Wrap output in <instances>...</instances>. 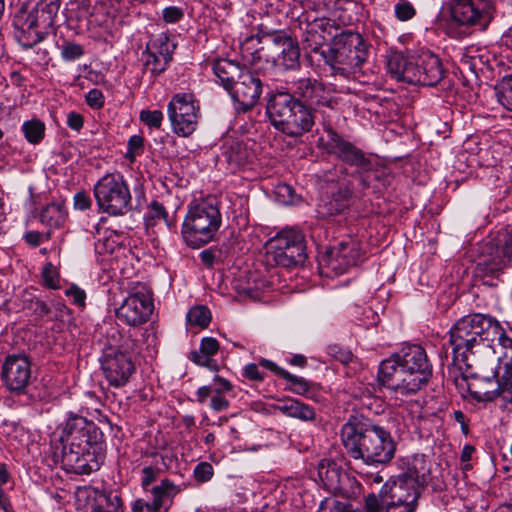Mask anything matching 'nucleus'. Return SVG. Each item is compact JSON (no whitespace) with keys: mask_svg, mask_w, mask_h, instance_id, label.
Here are the masks:
<instances>
[{"mask_svg":"<svg viewBox=\"0 0 512 512\" xmlns=\"http://www.w3.org/2000/svg\"><path fill=\"white\" fill-rule=\"evenodd\" d=\"M336 102L325 85L311 77L290 83L289 90L268 94L266 113L272 126L290 137L302 136L315 124L314 112L323 107L333 108Z\"/></svg>","mask_w":512,"mask_h":512,"instance_id":"f257e3e1","label":"nucleus"},{"mask_svg":"<svg viewBox=\"0 0 512 512\" xmlns=\"http://www.w3.org/2000/svg\"><path fill=\"white\" fill-rule=\"evenodd\" d=\"M61 464L70 473L90 474L104 461V434L85 417L68 413L61 435Z\"/></svg>","mask_w":512,"mask_h":512,"instance_id":"f03ea898","label":"nucleus"},{"mask_svg":"<svg viewBox=\"0 0 512 512\" xmlns=\"http://www.w3.org/2000/svg\"><path fill=\"white\" fill-rule=\"evenodd\" d=\"M340 436L346 453L368 466L387 465L395 457L397 443L391 432L362 415H351Z\"/></svg>","mask_w":512,"mask_h":512,"instance_id":"7ed1b4c3","label":"nucleus"},{"mask_svg":"<svg viewBox=\"0 0 512 512\" xmlns=\"http://www.w3.org/2000/svg\"><path fill=\"white\" fill-rule=\"evenodd\" d=\"M432 370L425 349L417 344H409L380 363L377 380L397 397L409 396L428 383Z\"/></svg>","mask_w":512,"mask_h":512,"instance_id":"20e7f679","label":"nucleus"},{"mask_svg":"<svg viewBox=\"0 0 512 512\" xmlns=\"http://www.w3.org/2000/svg\"><path fill=\"white\" fill-rule=\"evenodd\" d=\"M496 319L481 313L460 318L449 330V343L452 346L453 364L459 369L472 367L470 356L485 349L488 342L496 337Z\"/></svg>","mask_w":512,"mask_h":512,"instance_id":"39448f33","label":"nucleus"},{"mask_svg":"<svg viewBox=\"0 0 512 512\" xmlns=\"http://www.w3.org/2000/svg\"><path fill=\"white\" fill-rule=\"evenodd\" d=\"M387 68L397 81L413 85L434 86L444 76L441 60L426 48L391 54Z\"/></svg>","mask_w":512,"mask_h":512,"instance_id":"423d86ee","label":"nucleus"},{"mask_svg":"<svg viewBox=\"0 0 512 512\" xmlns=\"http://www.w3.org/2000/svg\"><path fill=\"white\" fill-rule=\"evenodd\" d=\"M323 54L325 62L336 73L348 77L359 71L367 60L368 46L359 33L347 31L337 35Z\"/></svg>","mask_w":512,"mask_h":512,"instance_id":"0eeeda50","label":"nucleus"},{"mask_svg":"<svg viewBox=\"0 0 512 512\" xmlns=\"http://www.w3.org/2000/svg\"><path fill=\"white\" fill-rule=\"evenodd\" d=\"M221 222L216 204L208 200L191 204L182 225L184 241L192 248H200L214 238Z\"/></svg>","mask_w":512,"mask_h":512,"instance_id":"6e6552de","label":"nucleus"},{"mask_svg":"<svg viewBox=\"0 0 512 512\" xmlns=\"http://www.w3.org/2000/svg\"><path fill=\"white\" fill-rule=\"evenodd\" d=\"M1 380L11 394L26 397L27 403L45 399V395L33 386L36 377L32 371L31 361L25 354H12L5 358Z\"/></svg>","mask_w":512,"mask_h":512,"instance_id":"1a4fd4ad","label":"nucleus"},{"mask_svg":"<svg viewBox=\"0 0 512 512\" xmlns=\"http://www.w3.org/2000/svg\"><path fill=\"white\" fill-rule=\"evenodd\" d=\"M93 191L101 212L110 216H121L130 211L132 196L122 174H105L96 182Z\"/></svg>","mask_w":512,"mask_h":512,"instance_id":"9d476101","label":"nucleus"},{"mask_svg":"<svg viewBox=\"0 0 512 512\" xmlns=\"http://www.w3.org/2000/svg\"><path fill=\"white\" fill-rule=\"evenodd\" d=\"M267 255L278 266L291 268L306 260L303 233L295 228H285L271 238L267 245Z\"/></svg>","mask_w":512,"mask_h":512,"instance_id":"9b49d317","label":"nucleus"},{"mask_svg":"<svg viewBox=\"0 0 512 512\" xmlns=\"http://www.w3.org/2000/svg\"><path fill=\"white\" fill-rule=\"evenodd\" d=\"M60 5L61 0H18L16 4L12 2L11 6L15 10L12 19L14 31L26 27H52Z\"/></svg>","mask_w":512,"mask_h":512,"instance_id":"f8f14e48","label":"nucleus"},{"mask_svg":"<svg viewBox=\"0 0 512 512\" xmlns=\"http://www.w3.org/2000/svg\"><path fill=\"white\" fill-rule=\"evenodd\" d=\"M172 131L180 137L192 135L201 116L199 102L192 93H177L167 105Z\"/></svg>","mask_w":512,"mask_h":512,"instance_id":"ddd939ff","label":"nucleus"},{"mask_svg":"<svg viewBox=\"0 0 512 512\" xmlns=\"http://www.w3.org/2000/svg\"><path fill=\"white\" fill-rule=\"evenodd\" d=\"M385 497L387 512H416L421 488L412 478L392 476L381 487Z\"/></svg>","mask_w":512,"mask_h":512,"instance_id":"4468645a","label":"nucleus"},{"mask_svg":"<svg viewBox=\"0 0 512 512\" xmlns=\"http://www.w3.org/2000/svg\"><path fill=\"white\" fill-rule=\"evenodd\" d=\"M317 476L327 491L347 500L356 499L362 492L360 482L333 460L322 459L317 466Z\"/></svg>","mask_w":512,"mask_h":512,"instance_id":"2eb2a0df","label":"nucleus"},{"mask_svg":"<svg viewBox=\"0 0 512 512\" xmlns=\"http://www.w3.org/2000/svg\"><path fill=\"white\" fill-rule=\"evenodd\" d=\"M152 292L145 285L136 286L116 309V317L129 326L146 323L153 312Z\"/></svg>","mask_w":512,"mask_h":512,"instance_id":"dca6fc26","label":"nucleus"},{"mask_svg":"<svg viewBox=\"0 0 512 512\" xmlns=\"http://www.w3.org/2000/svg\"><path fill=\"white\" fill-rule=\"evenodd\" d=\"M451 23L484 30L492 20L491 0H451Z\"/></svg>","mask_w":512,"mask_h":512,"instance_id":"f3484780","label":"nucleus"},{"mask_svg":"<svg viewBox=\"0 0 512 512\" xmlns=\"http://www.w3.org/2000/svg\"><path fill=\"white\" fill-rule=\"evenodd\" d=\"M269 41L262 50L266 57L277 67L295 70L300 67V48L296 39L284 31L273 32L266 36Z\"/></svg>","mask_w":512,"mask_h":512,"instance_id":"a211bd4d","label":"nucleus"},{"mask_svg":"<svg viewBox=\"0 0 512 512\" xmlns=\"http://www.w3.org/2000/svg\"><path fill=\"white\" fill-rule=\"evenodd\" d=\"M100 364L104 378L115 388L125 386L136 370L131 355L115 350L112 346L104 350Z\"/></svg>","mask_w":512,"mask_h":512,"instance_id":"6ab92c4d","label":"nucleus"},{"mask_svg":"<svg viewBox=\"0 0 512 512\" xmlns=\"http://www.w3.org/2000/svg\"><path fill=\"white\" fill-rule=\"evenodd\" d=\"M263 90V83L256 72L244 70L237 78L230 95L234 101L235 111L246 113L258 102Z\"/></svg>","mask_w":512,"mask_h":512,"instance_id":"aec40b11","label":"nucleus"},{"mask_svg":"<svg viewBox=\"0 0 512 512\" xmlns=\"http://www.w3.org/2000/svg\"><path fill=\"white\" fill-rule=\"evenodd\" d=\"M325 132L327 133V149L331 154L346 164L356 167L357 170L371 167V157L360 148L345 140L331 127L325 128Z\"/></svg>","mask_w":512,"mask_h":512,"instance_id":"412c9836","label":"nucleus"},{"mask_svg":"<svg viewBox=\"0 0 512 512\" xmlns=\"http://www.w3.org/2000/svg\"><path fill=\"white\" fill-rule=\"evenodd\" d=\"M180 492V488L170 479L164 478L159 484L151 488V501L136 499L131 505L132 512H168L172 506L174 497Z\"/></svg>","mask_w":512,"mask_h":512,"instance_id":"4be33fe9","label":"nucleus"},{"mask_svg":"<svg viewBox=\"0 0 512 512\" xmlns=\"http://www.w3.org/2000/svg\"><path fill=\"white\" fill-rule=\"evenodd\" d=\"M77 500L84 502L87 512H120L121 498L113 491L83 487L77 492Z\"/></svg>","mask_w":512,"mask_h":512,"instance_id":"5701e85b","label":"nucleus"},{"mask_svg":"<svg viewBox=\"0 0 512 512\" xmlns=\"http://www.w3.org/2000/svg\"><path fill=\"white\" fill-rule=\"evenodd\" d=\"M361 259L358 244L354 241L341 242L327 250L323 256L325 265L336 274H343Z\"/></svg>","mask_w":512,"mask_h":512,"instance_id":"b1692460","label":"nucleus"},{"mask_svg":"<svg viewBox=\"0 0 512 512\" xmlns=\"http://www.w3.org/2000/svg\"><path fill=\"white\" fill-rule=\"evenodd\" d=\"M487 257H484L479 265L490 274L501 271L507 261H512V230L499 235L496 242H489L486 245Z\"/></svg>","mask_w":512,"mask_h":512,"instance_id":"393cba45","label":"nucleus"},{"mask_svg":"<svg viewBox=\"0 0 512 512\" xmlns=\"http://www.w3.org/2000/svg\"><path fill=\"white\" fill-rule=\"evenodd\" d=\"M259 365L271 371L276 376L286 380L288 386L286 389L294 394L302 395L310 399H315V384L303 377L296 376L278 366L271 360L261 358Z\"/></svg>","mask_w":512,"mask_h":512,"instance_id":"a878e982","label":"nucleus"},{"mask_svg":"<svg viewBox=\"0 0 512 512\" xmlns=\"http://www.w3.org/2000/svg\"><path fill=\"white\" fill-rule=\"evenodd\" d=\"M352 194L348 187H339L330 197L318 204V215L321 218H329L343 214L352 203Z\"/></svg>","mask_w":512,"mask_h":512,"instance_id":"bb28decb","label":"nucleus"},{"mask_svg":"<svg viewBox=\"0 0 512 512\" xmlns=\"http://www.w3.org/2000/svg\"><path fill=\"white\" fill-rule=\"evenodd\" d=\"M35 217L52 232L54 229L64 227L68 211L62 201H53L41 207Z\"/></svg>","mask_w":512,"mask_h":512,"instance_id":"cd10ccee","label":"nucleus"},{"mask_svg":"<svg viewBox=\"0 0 512 512\" xmlns=\"http://www.w3.org/2000/svg\"><path fill=\"white\" fill-rule=\"evenodd\" d=\"M212 70L218 82L227 90L231 91L237 78L244 71L239 63L221 58L212 62Z\"/></svg>","mask_w":512,"mask_h":512,"instance_id":"c85d7f7f","label":"nucleus"},{"mask_svg":"<svg viewBox=\"0 0 512 512\" xmlns=\"http://www.w3.org/2000/svg\"><path fill=\"white\" fill-rule=\"evenodd\" d=\"M277 409L284 415L300 421L313 422L316 419L315 409L298 399L287 398L282 400L277 405Z\"/></svg>","mask_w":512,"mask_h":512,"instance_id":"c756f323","label":"nucleus"},{"mask_svg":"<svg viewBox=\"0 0 512 512\" xmlns=\"http://www.w3.org/2000/svg\"><path fill=\"white\" fill-rule=\"evenodd\" d=\"M398 476L412 478L415 485L424 487L430 480V461L424 454H415L409 461L407 471Z\"/></svg>","mask_w":512,"mask_h":512,"instance_id":"7c9ffc66","label":"nucleus"},{"mask_svg":"<svg viewBox=\"0 0 512 512\" xmlns=\"http://www.w3.org/2000/svg\"><path fill=\"white\" fill-rule=\"evenodd\" d=\"M218 350V341L213 337H205L201 340L199 350L193 351L190 358L195 364L215 371L218 369V364L212 357L218 352Z\"/></svg>","mask_w":512,"mask_h":512,"instance_id":"2f4dec72","label":"nucleus"},{"mask_svg":"<svg viewBox=\"0 0 512 512\" xmlns=\"http://www.w3.org/2000/svg\"><path fill=\"white\" fill-rule=\"evenodd\" d=\"M356 175L364 189L371 187L374 181L378 182L382 187H386L390 184V176L388 175L386 169L381 167L376 161H373L372 159L371 167L369 169L357 170Z\"/></svg>","mask_w":512,"mask_h":512,"instance_id":"473e14b6","label":"nucleus"},{"mask_svg":"<svg viewBox=\"0 0 512 512\" xmlns=\"http://www.w3.org/2000/svg\"><path fill=\"white\" fill-rule=\"evenodd\" d=\"M455 386L458 389L459 393L462 395V397H467V395H470L472 399H474L477 402H487L492 401L496 394L495 391H480L475 390V382L469 381V376L466 374H462L461 377L455 378Z\"/></svg>","mask_w":512,"mask_h":512,"instance_id":"72a5a7b5","label":"nucleus"},{"mask_svg":"<svg viewBox=\"0 0 512 512\" xmlns=\"http://www.w3.org/2000/svg\"><path fill=\"white\" fill-rule=\"evenodd\" d=\"M126 241L127 238L123 233L114 230H106L104 237L95 243V249L100 254H113L125 247Z\"/></svg>","mask_w":512,"mask_h":512,"instance_id":"f704fd0d","label":"nucleus"},{"mask_svg":"<svg viewBox=\"0 0 512 512\" xmlns=\"http://www.w3.org/2000/svg\"><path fill=\"white\" fill-rule=\"evenodd\" d=\"M176 45L170 42L168 35L162 33L149 41L144 51L172 60Z\"/></svg>","mask_w":512,"mask_h":512,"instance_id":"c9c22d12","label":"nucleus"},{"mask_svg":"<svg viewBox=\"0 0 512 512\" xmlns=\"http://www.w3.org/2000/svg\"><path fill=\"white\" fill-rule=\"evenodd\" d=\"M21 131L28 143L37 145L44 139L46 127L44 122L33 118L23 122Z\"/></svg>","mask_w":512,"mask_h":512,"instance_id":"e433bc0d","label":"nucleus"},{"mask_svg":"<svg viewBox=\"0 0 512 512\" xmlns=\"http://www.w3.org/2000/svg\"><path fill=\"white\" fill-rule=\"evenodd\" d=\"M40 28L26 27V29L16 30L14 36L22 47L29 49L45 39L47 32L41 31Z\"/></svg>","mask_w":512,"mask_h":512,"instance_id":"4c0bfd02","label":"nucleus"},{"mask_svg":"<svg viewBox=\"0 0 512 512\" xmlns=\"http://www.w3.org/2000/svg\"><path fill=\"white\" fill-rule=\"evenodd\" d=\"M141 57L145 71H148L153 78H156L165 72L172 61L146 51L142 52Z\"/></svg>","mask_w":512,"mask_h":512,"instance_id":"58836bf2","label":"nucleus"},{"mask_svg":"<svg viewBox=\"0 0 512 512\" xmlns=\"http://www.w3.org/2000/svg\"><path fill=\"white\" fill-rule=\"evenodd\" d=\"M499 103L512 112V74L505 75L496 87Z\"/></svg>","mask_w":512,"mask_h":512,"instance_id":"ea45409f","label":"nucleus"},{"mask_svg":"<svg viewBox=\"0 0 512 512\" xmlns=\"http://www.w3.org/2000/svg\"><path fill=\"white\" fill-rule=\"evenodd\" d=\"M60 56L64 62H74L85 54L84 46L74 41H65L61 46Z\"/></svg>","mask_w":512,"mask_h":512,"instance_id":"a19ab883","label":"nucleus"},{"mask_svg":"<svg viewBox=\"0 0 512 512\" xmlns=\"http://www.w3.org/2000/svg\"><path fill=\"white\" fill-rule=\"evenodd\" d=\"M211 320L210 310L205 306H196L191 308L187 313V321L191 325H196L205 328L209 325Z\"/></svg>","mask_w":512,"mask_h":512,"instance_id":"79ce46f5","label":"nucleus"},{"mask_svg":"<svg viewBox=\"0 0 512 512\" xmlns=\"http://www.w3.org/2000/svg\"><path fill=\"white\" fill-rule=\"evenodd\" d=\"M387 512V505L385 497L382 496L381 490L379 494L370 493L364 498L363 510H357L353 512Z\"/></svg>","mask_w":512,"mask_h":512,"instance_id":"37998d69","label":"nucleus"},{"mask_svg":"<svg viewBox=\"0 0 512 512\" xmlns=\"http://www.w3.org/2000/svg\"><path fill=\"white\" fill-rule=\"evenodd\" d=\"M164 115L160 110L144 109L139 114V119L150 129H159Z\"/></svg>","mask_w":512,"mask_h":512,"instance_id":"c03bdc74","label":"nucleus"},{"mask_svg":"<svg viewBox=\"0 0 512 512\" xmlns=\"http://www.w3.org/2000/svg\"><path fill=\"white\" fill-rule=\"evenodd\" d=\"M349 502H342L335 499L326 498L322 500L318 507V512H353Z\"/></svg>","mask_w":512,"mask_h":512,"instance_id":"a18cd8bd","label":"nucleus"},{"mask_svg":"<svg viewBox=\"0 0 512 512\" xmlns=\"http://www.w3.org/2000/svg\"><path fill=\"white\" fill-rule=\"evenodd\" d=\"M160 476V469L152 466H146L142 469L141 487L146 494H151L153 484Z\"/></svg>","mask_w":512,"mask_h":512,"instance_id":"49530a36","label":"nucleus"},{"mask_svg":"<svg viewBox=\"0 0 512 512\" xmlns=\"http://www.w3.org/2000/svg\"><path fill=\"white\" fill-rule=\"evenodd\" d=\"M162 217H166V209L158 201H153L145 213V220L147 225H155Z\"/></svg>","mask_w":512,"mask_h":512,"instance_id":"de8ad7c7","label":"nucleus"},{"mask_svg":"<svg viewBox=\"0 0 512 512\" xmlns=\"http://www.w3.org/2000/svg\"><path fill=\"white\" fill-rule=\"evenodd\" d=\"M415 8L407 0H400L395 5V16L399 21H408L415 16Z\"/></svg>","mask_w":512,"mask_h":512,"instance_id":"09e8293b","label":"nucleus"},{"mask_svg":"<svg viewBox=\"0 0 512 512\" xmlns=\"http://www.w3.org/2000/svg\"><path fill=\"white\" fill-rule=\"evenodd\" d=\"M113 348L115 350L121 351L122 353L131 355L133 358V355L138 353L139 350L138 340L134 338L131 333H129L122 337L121 342L117 347Z\"/></svg>","mask_w":512,"mask_h":512,"instance_id":"8fccbe9b","label":"nucleus"},{"mask_svg":"<svg viewBox=\"0 0 512 512\" xmlns=\"http://www.w3.org/2000/svg\"><path fill=\"white\" fill-rule=\"evenodd\" d=\"M51 237L52 232L50 230L46 232L30 230L23 235L24 241L31 247H38L44 240H50Z\"/></svg>","mask_w":512,"mask_h":512,"instance_id":"3c124183","label":"nucleus"},{"mask_svg":"<svg viewBox=\"0 0 512 512\" xmlns=\"http://www.w3.org/2000/svg\"><path fill=\"white\" fill-rule=\"evenodd\" d=\"M85 103L94 110L104 107L105 97L101 90L93 88L85 94Z\"/></svg>","mask_w":512,"mask_h":512,"instance_id":"603ef678","label":"nucleus"},{"mask_svg":"<svg viewBox=\"0 0 512 512\" xmlns=\"http://www.w3.org/2000/svg\"><path fill=\"white\" fill-rule=\"evenodd\" d=\"M213 474V467L208 462L198 463L193 470L195 480L200 483L208 482L212 478Z\"/></svg>","mask_w":512,"mask_h":512,"instance_id":"864d4df0","label":"nucleus"},{"mask_svg":"<svg viewBox=\"0 0 512 512\" xmlns=\"http://www.w3.org/2000/svg\"><path fill=\"white\" fill-rule=\"evenodd\" d=\"M126 157L134 160L143 151L144 139L140 135H132L128 140Z\"/></svg>","mask_w":512,"mask_h":512,"instance_id":"5fc2aeb1","label":"nucleus"},{"mask_svg":"<svg viewBox=\"0 0 512 512\" xmlns=\"http://www.w3.org/2000/svg\"><path fill=\"white\" fill-rule=\"evenodd\" d=\"M43 279L45 284L51 289L59 288V276L51 263L45 265L43 270Z\"/></svg>","mask_w":512,"mask_h":512,"instance_id":"6e6d98bb","label":"nucleus"},{"mask_svg":"<svg viewBox=\"0 0 512 512\" xmlns=\"http://www.w3.org/2000/svg\"><path fill=\"white\" fill-rule=\"evenodd\" d=\"M163 20L166 23L172 24L179 22L184 17V11L177 6H169L162 11Z\"/></svg>","mask_w":512,"mask_h":512,"instance_id":"4d7b16f0","label":"nucleus"},{"mask_svg":"<svg viewBox=\"0 0 512 512\" xmlns=\"http://www.w3.org/2000/svg\"><path fill=\"white\" fill-rule=\"evenodd\" d=\"M65 295L72 298L73 304L80 307L85 306L86 293L78 286L72 285L71 287L67 288L65 290Z\"/></svg>","mask_w":512,"mask_h":512,"instance_id":"13d9d810","label":"nucleus"},{"mask_svg":"<svg viewBox=\"0 0 512 512\" xmlns=\"http://www.w3.org/2000/svg\"><path fill=\"white\" fill-rule=\"evenodd\" d=\"M243 376L250 381H263L264 374L259 370V367L255 363H249L243 368Z\"/></svg>","mask_w":512,"mask_h":512,"instance_id":"bf43d9fd","label":"nucleus"},{"mask_svg":"<svg viewBox=\"0 0 512 512\" xmlns=\"http://www.w3.org/2000/svg\"><path fill=\"white\" fill-rule=\"evenodd\" d=\"M66 123L70 129L79 132L83 128L84 118L80 113L71 111L67 115Z\"/></svg>","mask_w":512,"mask_h":512,"instance_id":"052dcab7","label":"nucleus"},{"mask_svg":"<svg viewBox=\"0 0 512 512\" xmlns=\"http://www.w3.org/2000/svg\"><path fill=\"white\" fill-rule=\"evenodd\" d=\"M91 204V198L85 192H77L74 195V208L76 210L84 211L90 208Z\"/></svg>","mask_w":512,"mask_h":512,"instance_id":"680f3d73","label":"nucleus"},{"mask_svg":"<svg viewBox=\"0 0 512 512\" xmlns=\"http://www.w3.org/2000/svg\"><path fill=\"white\" fill-rule=\"evenodd\" d=\"M229 402L226 398L222 396V394L215 393L212 395V398L210 400V407L216 411L221 412L228 408Z\"/></svg>","mask_w":512,"mask_h":512,"instance_id":"e2e57ef3","label":"nucleus"},{"mask_svg":"<svg viewBox=\"0 0 512 512\" xmlns=\"http://www.w3.org/2000/svg\"><path fill=\"white\" fill-rule=\"evenodd\" d=\"M360 477L369 485L380 484L383 482L384 477L380 471L377 472H360Z\"/></svg>","mask_w":512,"mask_h":512,"instance_id":"0e129e2a","label":"nucleus"},{"mask_svg":"<svg viewBox=\"0 0 512 512\" xmlns=\"http://www.w3.org/2000/svg\"><path fill=\"white\" fill-rule=\"evenodd\" d=\"M277 194L284 198L283 202L293 203V188L288 184H282L277 187Z\"/></svg>","mask_w":512,"mask_h":512,"instance_id":"69168bd1","label":"nucleus"},{"mask_svg":"<svg viewBox=\"0 0 512 512\" xmlns=\"http://www.w3.org/2000/svg\"><path fill=\"white\" fill-rule=\"evenodd\" d=\"M214 394H215V392H214L213 386L211 384L201 386L196 391L197 400L200 403H204L207 400V398H209V397L212 398V395H214Z\"/></svg>","mask_w":512,"mask_h":512,"instance_id":"338daca9","label":"nucleus"},{"mask_svg":"<svg viewBox=\"0 0 512 512\" xmlns=\"http://www.w3.org/2000/svg\"><path fill=\"white\" fill-rule=\"evenodd\" d=\"M211 385L213 386L214 392L219 394H222V392L229 391L231 389L230 382L219 377H216Z\"/></svg>","mask_w":512,"mask_h":512,"instance_id":"774afa93","label":"nucleus"}]
</instances>
